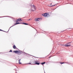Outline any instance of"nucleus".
Wrapping results in <instances>:
<instances>
[{
    "label": "nucleus",
    "instance_id": "39448f33",
    "mask_svg": "<svg viewBox=\"0 0 73 73\" xmlns=\"http://www.w3.org/2000/svg\"><path fill=\"white\" fill-rule=\"evenodd\" d=\"M17 22H18V21H16L17 23H15L14 24L15 25H17V24H20V23H17Z\"/></svg>",
    "mask_w": 73,
    "mask_h": 73
},
{
    "label": "nucleus",
    "instance_id": "dca6fc26",
    "mask_svg": "<svg viewBox=\"0 0 73 73\" xmlns=\"http://www.w3.org/2000/svg\"><path fill=\"white\" fill-rule=\"evenodd\" d=\"M12 52V50H10V51H9V52Z\"/></svg>",
    "mask_w": 73,
    "mask_h": 73
},
{
    "label": "nucleus",
    "instance_id": "4be33fe9",
    "mask_svg": "<svg viewBox=\"0 0 73 73\" xmlns=\"http://www.w3.org/2000/svg\"><path fill=\"white\" fill-rule=\"evenodd\" d=\"M32 11H33V10H32Z\"/></svg>",
    "mask_w": 73,
    "mask_h": 73
},
{
    "label": "nucleus",
    "instance_id": "4468645a",
    "mask_svg": "<svg viewBox=\"0 0 73 73\" xmlns=\"http://www.w3.org/2000/svg\"><path fill=\"white\" fill-rule=\"evenodd\" d=\"M65 63L64 62H61L60 64H64Z\"/></svg>",
    "mask_w": 73,
    "mask_h": 73
},
{
    "label": "nucleus",
    "instance_id": "9b49d317",
    "mask_svg": "<svg viewBox=\"0 0 73 73\" xmlns=\"http://www.w3.org/2000/svg\"><path fill=\"white\" fill-rule=\"evenodd\" d=\"M44 64H45V62H43L41 63L42 65H44Z\"/></svg>",
    "mask_w": 73,
    "mask_h": 73
},
{
    "label": "nucleus",
    "instance_id": "aec40b11",
    "mask_svg": "<svg viewBox=\"0 0 73 73\" xmlns=\"http://www.w3.org/2000/svg\"><path fill=\"white\" fill-rule=\"evenodd\" d=\"M52 4L51 3L50 4V5H52Z\"/></svg>",
    "mask_w": 73,
    "mask_h": 73
},
{
    "label": "nucleus",
    "instance_id": "f3484780",
    "mask_svg": "<svg viewBox=\"0 0 73 73\" xmlns=\"http://www.w3.org/2000/svg\"><path fill=\"white\" fill-rule=\"evenodd\" d=\"M0 31H3V30H1V29H0Z\"/></svg>",
    "mask_w": 73,
    "mask_h": 73
},
{
    "label": "nucleus",
    "instance_id": "6ab92c4d",
    "mask_svg": "<svg viewBox=\"0 0 73 73\" xmlns=\"http://www.w3.org/2000/svg\"><path fill=\"white\" fill-rule=\"evenodd\" d=\"M13 26H12V27H11L10 28H11V27H13Z\"/></svg>",
    "mask_w": 73,
    "mask_h": 73
},
{
    "label": "nucleus",
    "instance_id": "20e7f679",
    "mask_svg": "<svg viewBox=\"0 0 73 73\" xmlns=\"http://www.w3.org/2000/svg\"><path fill=\"white\" fill-rule=\"evenodd\" d=\"M34 62V64H36V65H40V63H38L37 62Z\"/></svg>",
    "mask_w": 73,
    "mask_h": 73
},
{
    "label": "nucleus",
    "instance_id": "9d476101",
    "mask_svg": "<svg viewBox=\"0 0 73 73\" xmlns=\"http://www.w3.org/2000/svg\"><path fill=\"white\" fill-rule=\"evenodd\" d=\"M33 7L34 8V9H35H35H36V8H35V7L34 5H33Z\"/></svg>",
    "mask_w": 73,
    "mask_h": 73
},
{
    "label": "nucleus",
    "instance_id": "7ed1b4c3",
    "mask_svg": "<svg viewBox=\"0 0 73 73\" xmlns=\"http://www.w3.org/2000/svg\"><path fill=\"white\" fill-rule=\"evenodd\" d=\"M14 52L15 53H16L17 54H19L20 51L18 50H16V51H14Z\"/></svg>",
    "mask_w": 73,
    "mask_h": 73
},
{
    "label": "nucleus",
    "instance_id": "2eb2a0df",
    "mask_svg": "<svg viewBox=\"0 0 73 73\" xmlns=\"http://www.w3.org/2000/svg\"><path fill=\"white\" fill-rule=\"evenodd\" d=\"M30 20H32V19H30L28 20V21H30Z\"/></svg>",
    "mask_w": 73,
    "mask_h": 73
},
{
    "label": "nucleus",
    "instance_id": "1a4fd4ad",
    "mask_svg": "<svg viewBox=\"0 0 73 73\" xmlns=\"http://www.w3.org/2000/svg\"><path fill=\"white\" fill-rule=\"evenodd\" d=\"M23 24H24L25 25H28V24L27 23H22Z\"/></svg>",
    "mask_w": 73,
    "mask_h": 73
},
{
    "label": "nucleus",
    "instance_id": "0eeeda50",
    "mask_svg": "<svg viewBox=\"0 0 73 73\" xmlns=\"http://www.w3.org/2000/svg\"><path fill=\"white\" fill-rule=\"evenodd\" d=\"M68 44H66V46H70V44H69V45H67Z\"/></svg>",
    "mask_w": 73,
    "mask_h": 73
},
{
    "label": "nucleus",
    "instance_id": "412c9836",
    "mask_svg": "<svg viewBox=\"0 0 73 73\" xmlns=\"http://www.w3.org/2000/svg\"><path fill=\"white\" fill-rule=\"evenodd\" d=\"M28 64H31V63H29Z\"/></svg>",
    "mask_w": 73,
    "mask_h": 73
},
{
    "label": "nucleus",
    "instance_id": "f8f14e48",
    "mask_svg": "<svg viewBox=\"0 0 73 73\" xmlns=\"http://www.w3.org/2000/svg\"><path fill=\"white\" fill-rule=\"evenodd\" d=\"M13 48H14V49H15V48H16V46H15V45H14L13 46Z\"/></svg>",
    "mask_w": 73,
    "mask_h": 73
},
{
    "label": "nucleus",
    "instance_id": "423d86ee",
    "mask_svg": "<svg viewBox=\"0 0 73 73\" xmlns=\"http://www.w3.org/2000/svg\"><path fill=\"white\" fill-rule=\"evenodd\" d=\"M17 20L19 21H22V20H21V19L20 18H19V19H18Z\"/></svg>",
    "mask_w": 73,
    "mask_h": 73
},
{
    "label": "nucleus",
    "instance_id": "f03ea898",
    "mask_svg": "<svg viewBox=\"0 0 73 73\" xmlns=\"http://www.w3.org/2000/svg\"><path fill=\"white\" fill-rule=\"evenodd\" d=\"M41 20V19L40 18H36L35 19V21H40Z\"/></svg>",
    "mask_w": 73,
    "mask_h": 73
},
{
    "label": "nucleus",
    "instance_id": "a211bd4d",
    "mask_svg": "<svg viewBox=\"0 0 73 73\" xmlns=\"http://www.w3.org/2000/svg\"><path fill=\"white\" fill-rule=\"evenodd\" d=\"M70 43V42L68 43V44H69Z\"/></svg>",
    "mask_w": 73,
    "mask_h": 73
},
{
    "label": "nucleus",
    "instance_id": "6e6552de",
    "mask_svg": "<svg viewBox=\"0 0 73 73\" xmlns=\"http://www.w3.org/2000/svg\"><path fill=\"white\" fill-rule=\"evenodd\" d=\"M21 60V59H20L19 60V64H21V63L20 62V61Z\"/></svg>",
    "mask_w": 73,
    "mask_h": 73
},
{
    "label": "nucleus",
    "instance_id": "ddd939ff",
    "mask_svg": "<svg viewBox=\"0 0 73 73\" xmlns=\"http://www.w3.org/2000/svg\"><path fill=\"white\" fill-rule=\"evenodd\" d=\"M56 5H53L50 6V7H54V6H55Z\"/></svg>",
    "mask_w": 73,
    "mask_h": 73
},
{
    "label": "nucleus",
    "instance_id": "f257e3e1",
    "mask_svg": "<svg viewBox=\"0 0 73 73\" xmlns=\"http://www.w3.org/2000/svg\"><path fill=\"white\" fill-rule=\"evenodd\" d=\"M43 16L44 17H48L50 16V15L49 14L47 13H45L42 14Z\"/></svg>",
    "mask_w": 73,
    "mask_h": 73
}]
</instances>
